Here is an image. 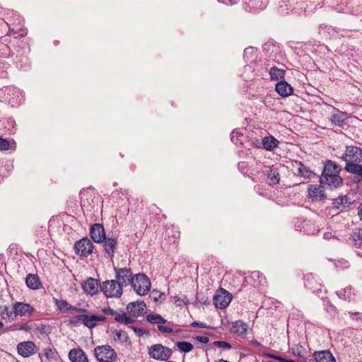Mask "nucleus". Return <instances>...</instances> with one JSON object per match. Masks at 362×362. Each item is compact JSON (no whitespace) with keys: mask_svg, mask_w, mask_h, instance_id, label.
Wrapping results in <instances>:
<instances>
[{"mask_svg":"<svg viewBox=\"0 0 362 362\" xmlns=\"http://www.w3.org/2000/svg\"><path fill=\"white\" fill-rule=\"evenodd\" d=\"M340 167L332 160H327L325 163L320 179V183L327 185L330 189H336L341 186L342 178L339 175Z\"/></svg>","mask_w":362,"mask_h":362,"instance_id":"1","label":"nucleus"},{"mask_svg":"<svg viewBox=\"0 0 362 362\" xmlns=\"http://www.w3.org/2000/svg\"><path fill=\"white\" fill-rule=\"evenodd\" d=\"M35 311V308L28 303L16 301L13 303L11 310L5 305L1 308V316L4 319L13 321L16 317H30Z\"/></svg>","mask_w":362,"mask_h":362,"instance_id":"2","label":"nucleus"},{"mask_svg":"<svg viewBox=\"0 0 362 362\" xmlns=\"http://www.w3.org/2000/svg\"><path fill=\"white\" fill-rule=\"evenodd\" d=\"M148 354L153 359L166 361L171 357L173 351L161 344H156L148 347Z\"/></svg>","mask_w":362,"mask_h":362,"instance_id":"3","label":"nucleus"},{"mask_svg":"<svg viewBox=\"0 0 362 362\" xmlns=\"http://www.w3.org/2000/svg\"><path fill=\"white\" fill-rule=\"evenodd\" d=\"M94 351L95 356L100 362H114L117 359L115 351L109 345L98 346Z\"/></svg>","mask_w":362,"mask_h":362,"instance_id":"4","label":"nucleus"},{"mask_svg":"<svg viewBox=\"0 0 362 362\" xmlns=\"http://www.w3.org/2000/svg\"><path fill=\"white\" fill-rule=\"evenodd\" d=\"M132 286L134 290L140 296L148 293L151 288V281L144 274H138L134 276Z\"/></svg>","mask_w":362,"mask_h":362,"instance_id":"5","label":"nucleus"},{"mask_svg":"<svg viewBox=\"0 0 362 362\" xmlns=\"http://www.w3.org/2000/svg\"><path fill=\"white\" fill-rule=\"evenodd\" d=\"M101 291L107 298H119L122 294V286L117 280H107L103 282Z\"/></svg>","mask_w":362,"mask_h":362,"instance_id":"6","label":"nucleus"},{"mask_svg":"<svg viewBox=\"0 0 362 362\" xmlns=\"http://www.w3.org/2000/svg\"><path fill=\"white\" fill-rule=\"evenodd\" d=\"M94 245L88 238H83L74 244V250L76 255L81 257H88L93 252Z\"/></svg>","mask_w":362,"mask_h":362,"instance_id":"7","label":"nucleus"},{"mask_svg":"<svg viewBox=\"0 0 362 362\" xmlns=\"http://www.w3.org/2000/svg\"><path fill=\"white\" fill-rule=\"evenodd\" d=\"M323 184L309 185L308 187V197L313 202H320L327 198Z\"/></svg>","mask_w":362,"mask_h":362,"instance_id":"8","label":"nucleus"},{"mask_svg":"<svg viewBox=\"0 0 362 362\" xmlns=\"http://www.w3.org/2000/svg\"><path fill=\"white\" fill-rule=\"evenodd\" d=\"M232 300L230 293L225 289H220L214 296V305L220 309L226 308Z\"/></svg>","mask_w":362,"mask_h":362,"instance_id":"9","label":"nucleus"},{"mask_svg":"<svg viewBox=\"0 0 362 362\" xmlns=\"http://www.w3.org/2000/svg\"><path fill=\"white\" fill-rule=\"evenodd\" d=\"M115 270V277L117 281L121 286H127L129 284L132 285V281L134 280V276L132 275V270L127 268H119Z\"/></svg>","mask_w":362,"mask_h":362,"instance_id":"10","label":"nucleus"},{"mask_svg":"<svg viewBox=\"0 0 362 362\" xmlns=\"http://www.w3.org/2000/svg\"><path fill=\"white\" fill-rule=\"evenodd\" d=\"M304 284L306 288L319 294L321 292L322 284L320 279L315 274L309 273L304 276Z\"/></svg>","mask_w":362,"mask_h":362,"instance_id":"11","label":"nucleus"},{"mask_svg":"<svg viewBox=\"0 0 362 362\" xmlns=\"http://www.w3.org/2000/svg\"><path fill=\"white\" fill-rule=\"evenodd\" d=\"M126 309L129 315L136 317L146 313V305L144 301L131 302Z\"/></svg>","mask_w":362,"mask_h":362,"instance_id":"12","label":"nucleus"},{"mask_svg":"<svg viewBox=\"0 0 362 362\" xmlns=\"http://www.w3.org/2000/svg\"><path fill=\"white\" fill-rule=\"evenodd\" d=\"M93 188L83 189L80 192L81 205L83 210L91 211L93 206H92L93 200Z\"/></svg>","mask_w":362,"mask_h":362,"instance_id":"13","label":"nucleus"},{"mask_svg":"<svg viewBox=\"0 0 362 362\" xmlns=\"http://www.w3.org/2000/svg\"><path fill=\"white\" fill-rule=\"evenodd\" d=\"M90 235L92 240L96 243H103L106 237L104 227L100 223H94L90 227Z\"/></svg>","mask_w":362,"mask_h":362,"instance_id":"14","label":"nucleus"},{"mask_svg":"<svg viewBox=\"0 0 362 362\" xmlns=\"http://www.w3.org/2000/svg\"><path fill=\"white\" fill-rule=\"evenodd\" d=\"M82 288L86 293L93 296L101 291L102 286L97 279L90 277L82 284Z\"/></svg>","mask_w":362,"mask_h":362,"instance_id":"15","label":"nucleus"},{"mask_svg":"<svg viewBox=\"0 0 362 362\" xmlns=\"http://www.w3.org/2000/svg\"><path fill=\"white\" fill-rule=\"evenodd\" d=\"M18 352L23 357H28L36 351V346L33 341H24L17 346Z\"/></svg>","mask_w":362,"mask_h":362,"instance_id":"16","label":"nucleus"},{"mask_svg":"<svg viewBox=\"0 0 362 362\" xmlns=\"http://www.w3.org/2000/svg\"><path fill=\"white\" fill-rule=\"evenodd\" d=\"M347 118L346 112L340 111L334 107L333 108V112L330 118V121L332 124L338 127H343L346 124Z\"/></svg>","mask_w":362,"mask_h":362,"instance_id":"17","label":"nucleus"},{"mask_svg":"<svg viewBox=\"0 0 362 362\" xmlns=\"http://www.w3.org/2000/svg\"><path fill=\"white\" fill-rule=\"evenodd\" d=\"M276 91L282 97H288L293 93V87L286 81H281L276 84Z\"/></svg>","mask_w":362,"mask_h":362,"instance_id":"18","label":"nucleus"},{"mask_svg":"<svg viewBox=\"0 0 362 362\" xmlns=\"http://www.w3.org/2000/svg\"><path fill=\"white\" fill-rule=\"evenodd\" d=\"M313 357L316 362H336L334 356L329 350L315 351Z\"/></svg>","mask_w":362,"mask_h":362,"instance_id":"19","label":"nucleus"},{"mask_svg":"<svg viewBox=\"0 0 362 362\" xmlns=\"http://www.w3.org/2000/svg\"><path fill=\"white\" fill-rule=\"evenodd\" d=\"M248 326L241 320L235 321L233 323L230 332L237 336L243 337L245 336Z\"/></svg>","mask_w":362,"mask_h":362,"instance_id":"20","label":"nucleus"},{"mask_svg":"<svg viewBox=\"0 0 362 362\" xmlns=\"http://www.w3.org/2000/svg\"><path fill=\"white\" fill-rule=\"evenodd\" d=\"M69 357L72 362H88L86 354L81 349H71Z\"/></svg>","mask_w":362,"mask_h":362,"instance_id":"21","label":"nucleus"},{"mask_svg":"<svg viewBox=\"0 0 362 362\" xmlns=\"http://www.w3.org/2000/svg\"><path fill=\"white\" fill-rule=\"evenodd\" d=\"M105 320V317L102 315H84L83 325L88 328H93L98 325V322H103Z\"/></svg>","mask_w":362,"mask_h":362,"instance_id":"22","label":"nucleus"},{"mask_svg":"<svg viewBox=\"0 0 362 362\" xmlns=\"http://www.w3.org/2000/svg\"><path fill=\"white\" fill-rule=\"evenodd\" d=\"M341 158H362V150L357 146H347L345 153Z\"/></svg>","mask_w":362,"mask_h":362,"instance_id":"23","label":"nucleus"},{"mask_svg":"<svg viewBox=\"0 0 362 362\" xmlns=\"http://www.w3.org/2000/svg\"><path fill=\"white\" fill-rule=\"evenodd\" d=\"M103 242L105 243L104 247L105 253L109 257H112L114 256L117 245V240L115 238H105V240H103Z\"/></svg>","mask_w":362,"mask_h":362,"instance_id":"24","label":"nucleus"},{"mask_svg":"<svg viewBox=\"0 0 362 362\" xmlns=\"http://www.w3.org/2000/svg\"><path fill=\"white\" fill-rule=\"evenodd\" d=\"M337 294L339 298L349 302L354 300L356 296L354 289L351 286H347L344 289L337 291Z\"/></svg>","mask_w":362,"mask_h":362,"instance_id":"25","label":"nucleus"},{"mask_svg":"<svg viewBox=\"0 0 362 362\" xmlns=\"http://www.w3.org/2000/svg\"><path fill=\"white\" fill-rule=\"evenodd\" d=\"M262 146L267 151H272L278 146L279 141L273 136H266L262 139Z\"/></svg>","mask_w":362,"mask_h":362,"instance_id":"26","label":"nucleus"},{"mask_svg":"<svg viewBox=\"0 0 362 362\" xmlns=\"http://www.w3.org/2000/svg\"><path fill=\"white\" fill-rule=\"evenodd\" d=\"M25 283L29 288L33 290L38 289L41 286L40 279L36 274H29L27 275L25 278Z\"/></svg>","mask_w":362,"mask_h":362,"instance_id":"27","label":"nucleus"},{"mask_svg":"<svg viewBox=\"0 0 362 362\" xmlns=\"http://www.w3.org/2000/svg\"><path fill=\"white\" fill-rule=\"evenodd\" d=\"M279 182V173L278 169L272 166L267 172V182L269 185H274Z\"/></svg>","mask_w":362,"mask_h":362,"instance_id":"28","label":"nucleus"},{"mask_svg":"<svg viewBox=\"0 0 362 362\" xmlns=\"http://www.w3.org/2000/svg\"><path fill=\"white\" fill-rule=\"evenodd\" d=\"M345 170L351 174L356 175L362 179V165L354 163H348Z\"/></svg>","mask_w":362,"mask_h":362,"instance_id":"29","label":"nucleus"},{"mask_svg":"<svg viewBox=\"0 0 362 362\" xmlns=\"http://www.w3.org/2000/svg\"><path fill=\"white\" fill-rule=\"evenodd\" d=\"M350 239L354 245L360 247L362 245V228L354 229Z\"/></svg>","mask_w":362,"mask_h":362,"instance_id":"30","label":"nucleus"},{"mask_svg":"<svg viewBox=\"0 0 362 362\" xmlns=\"http://www.w3.org/2000/svg\"><path fill=\"white\" fill-rule=\"evenodd\" d=\"M55 303H56L57 308L62 312H66V311H69V310H74V311L79 310L78 308L71 306V305H69L67 301H66L64 300L56 299Z\"/></svg>","mask_w":362,"mask_h":362,"instance_id":"31","label":"nucleus"},{"mask_svg":"<svg viewBox=\"0 0 362 362\" xmlns=\"http://www.w3.org/2000/svg\"><path fill=\"white\" fill-rule=\"evenodd\" d=\"M245 136L240 131L235 129L231 134V141L237 146L243 145Z\"/></svg>","mask_w":362,"mask_h":362,"instance_id":"32","label":"nucleus"},{"mask_svg":"<svg viewBox=\"0 0 362 362\" xmlns=\"http://www.w3.org/2000/svg\"><path fill=\"white\" fill-rule=\"evenodd\" d=\"M296 163L298 166V173L302 177L310 178L314 175L313 172L305 166L301 162L296 160Z\"/></svg>","mask_w":362,"mask_h":362,"instance_id":"33","label":"nucleus"},{"mask_svg":"<svg viewBox=\"0 0 362 362\" xmlns=\"http://www.w3.org/2000/svg\"><path fill=\"white\" fill-rule=\"evenodd\" d=\"M269 74L272 80H279L284 78L285 71L274 66L270 69Z\"/></svg>","mask_w":362,"mask_h":362,"instance_id":"34","label":"nucleus"},{"mask_svg":"<svg viewBox=\"0 0 362 362\" xmlns=\"http://www.w3.org/2000/svg\"><path fill=\"white\" fill-rule=\"evenodd\" d=\"M114 333V340L116 341H119L121 344L127 343L129 340V337L127 333L122 330H115Z\"/></svg>","mask_w":362,"mask_h":362,"instance_id":"35","label":"nucleus"},{"mask_svg":"<svg viewBox=\"0 0 362 362\" xmlns=\"http://www.w3.org/2000/svg\"><path fill=\"white\" fill-rule=\"evenodd\" d=\"M146 320L151 324H157L158 325L166 322V320L159 314H149L146 316Z\"/></svg>","mask_w":362,"mask_h":362,"instance_id":"36","label":"nucleus"},{"mask_svg":"<svg viewBox=\"0 0 362 362\" xmlns=\"http://www.w3.org/2000/svg\"><path fill=\"white\" fill-rule=\"evenodd\" d=\"M117 322L119 323H123L124 325L132 324L135 322L134 317L122 311L121 316L117 315Z\"/></svg>","mask_w":362,"mask_h":362,"instance_id":"37","label":"nucleus"},{"mask_svg":"<svg viewBox=\"0 0 362 362\" xmlns=\"http://www.w3.org/2000/svg\"><path fill=\"white\" fill-rule=\"evenodd\" d=\"M175 345L181 352L184 353H188L194 348L193 345L188 341H177Z\"/></svg>","mask_w":362,"mask_h":362,"instance_id":"38","label":"nucleus"},{"mask_svg":"<svg viewBox=\"0 0 362 362\" xmlns=\"http://www.w3.org/2000/svg\"><path fill=\"white\" fill-rule=\"evenodd\" d=\"M333 204L335 207L339 209L341 206L349 207L350 202H349V198L346 196H340L334 200Z\"/></svg>","mask_w":362,"mask_h":362,"instance_id":"39","label":"nucleus"},{"mask_svg":"<svg viewBox=\"0 0 362 362\" xmlns=\"http://www.w3.org/2000/svg\"><path fill=\"white\" fill-rule=\"evenodd\" d=\"M102 311L107 317H114L115 320L117 322V315L121 316V313H122L123 310H115L112 309L110 307H105L102 309Z\"/></svg>","mask_w":362,"mask_h":362,"instance_id":"40","label":"nucleus"},{"mask_svg":"<svg viewBox=\"0 0 362 362\" xmlns=\"http://www.w3.org/2000/svg\"><path fill=\"white\" fill-rule=\"evenodd\" d=\"M55 353L52 349H45L42 354H40L42 362L49 361L54 357Z\"/></svg>","mask_w":362,"mask_h":362,"instance_id":"41","label":"nucleus"},{"mask_svg":"<svg viewBox=\"0 0 362 362\" xmlns=\"http://www.w3.org/2000/svg\"><path fill=\"white\" fill-rule=\"evenodd\" d=\"M188 299L185 295L175 296L174 303L177 306L182 307L187 304Z\"/></svg>","mask_w":362,"mask_h":362,"instance_id":"42","label":"nucleus"},{"mask_svg":"<svg viewBox=\"0 0 362 362\" xmlns=\"http://www.w3.org/2000/svg\"><path fill=\"white\" fill-rule=\"evenodd\" d=\"M84 315L74 316L69 320V324L74 326H78L83 324Z\"/></svg>","mask_w":362,"mask_h":362,"instance_id":"43","label":"nucleus"},{"mask_svg":"<svg viewBox=\"0 0 362 362\" xmlns=\"http://www.w3.org/2000/svg\"><path fill=\"white\" fill-rule=\"evenodd\" d=\"M251 277L255 280H258L259 284L263 285L266 283V279L259 272H253L251 274Z\"/></svg>","mask_w":362,"mask_h":362,"instance_id":"44","label":"nucleus"},{"mask_svg":"<svg viewBox=\"0 0 362 362\" xmlns=\"http://www.w3.org/2000/svg\"><path fill=\"white\" fill-rule=\"evenodd\" d=\"M214 345L216 347L224 349H230L232 347L230 343L225 341H215L214 342Z\"/></svg>","mask_w":362,"mask_h":362,"instance_id":"45","label":"nucleus"},{"mask_svg":"<svg viewBox=\"0 0 362 362\" xmlns=\"http://www.w3.org/2000/svg\"><path fill=\"white\" fill-rule=\"evenodd\" d=\"M15 127H16L15 120L12 118H8L7 119L6 124L5 125V128H6L8 129V131L10 132V133H13V131L15 130Z\"/></svg>","mask_w":362,"mask_h":362,"instance_id":"46","label":"nucleus"},{"mask_svg":"<svg viewBox=\"0 0 362 362\" xmlns=\"http://www.w3.org/2000/svg\"><path fill=\"white\" fill-rule=\"evenodd\" d=\"M303 348L300 345H295L291 348L292 354L296 356H302Z\"/></svg>","mask_w":362,"mask_h":362,"instance_id":"47","label":"nucleus"},{"mask_svg":"<svg viewBox=\"0 0 362 362\" xmlns=\"http://www.w3.org/2000/svg\"><path fill=\"white\" fill-rule=\"evenodd\" d=\"M9 148V143L6 139L0 137V150L6 151Z\"/></svg>","mask_w":362,"mask_h":362,"instance_id":"48","label":"nucleus"},{"mask_svg":"<svg viewBox=\"0 0 362 362\" xmlns=\"http://www.w3.org/2000/svg\"><path fill=\"white\" fill-rule=\"evenodd\" d=\"M158 329L163 333H172L173 332V328L162 325H158Z\"/></svg>","mask_w":362,"mask_h":362,"instance_id":"49","label":"nucleus"},{"mask_svg":"<svg viewBox=\"0 0 362 362\" xmlns=\"http://www.w3.org/2000/svg\"><path fill=\"white\" fill-rule=\"evenodd\" d=\"M129 328L132 329L139 337L142 336L144 334V329L140 327H137L135 326H130Z\"/></svg>","mask_w":362,"mask_h":362,"instance_id":"50","label":"nucleus"},{"mask_svg":"<svg viewBox=\"0 0 362 362\" xmlns=\"http://www.w3.org/2000/svg\"><path fill=\"white\" fill-rule=\"evenodd\" d=\"M269 356L275 358L276 360H278L279 361H281V362H296L291 359H285L284 358H283L281 356H274V355H269Z\"/></svg>","mask_w":362,"mask_h":362,"instance_id":"51","label":"nucleus"},{"mask_svg":"<svg viewBox=\"0 0 362 362\" xmlns=\"http://www.w3.org/2000/svg\"><path fill=\"white\" fill-rule=\"evenodd\" d=\"M195 339H196L198 341H199V342H201V343H203V344H206V343H208V342H209V337H206V336H197V337H195Z\"/></svg>","mask_w":362,"mask_h":362,"instance_id":"52","label":"nucleus"},{"mask_svg":"<svg viewBox=\"0 0 362 362\" xmlns=\"http://www.w3.org/2000/svg\"><path fill=\"white\" fill-rule=\"evenodd\" d=\"M192 327H198L201 328H205L206 327V325L201 322L194 321L192 323Z\"/></svg>","mask_w":362,"mask_h":362,"instance_id":"53","label":"nucleus"},{"mask_svg":"<svg viewBox=\"0 0 362 362\" xmlns=\"http://www.w3.org/2000/svg\"><path fill=\"white\" fill-rule=\"evenodd\" d=\"M252 145L254 147L260 148L261 145H262V141H259L257 139H255V140L252 141Z\"/></svg>","mask_w":362,"mask_h":362,"instance_id":"54","label":"nucleus"},{"mask_svg":"<svg viewBox=\"0 0 362 362\" xmlns=\"http://www.w3.org/2000/svg\"><path fill=\"white\" fill-rule=\"evenodd\" d=\"M30 329H31L30 325H29L28 324L22 325L20 327L21 330H25V331L30 330Z\"/></svg>","mask_w":362,"mask_h":362,"instance_id":"55","label":"nucleus"},{"mask_svg":"<svg viewBox=\"0 0 362 362\" xmlns=\"http://www.w3.org/2000/svg\"><path fill=\"white\" fill-rule=\"evenodd\" d=\"M358 215L360 220L362 221V203L358 207Z\"/></svg>","mask_w":362,"mask_h":362,"instance_id":"56","label":"nucleus"},{"mask_svg":"<svg viewBox=\"0 0 362 362\" xmlns=\"http://www.w3.org/2000/svg\"><path fill=\"white\" fill-rule=\"evenodd\" d=\"M254 52V50H253V48H252V47H250V48H247V49H245V52H244V57H247V55L248 54H251V53H252V52Z\"/></svg>","mask_w":362,"mask_h":362,"instance_id":"57","label":"nucleus"},{"mask_svg":"<svg viewBox=\"0 0 362 362\" xmlns=\"http://www.w3.org/2000/svg\"><path fill=\"white\" fill-rule=\"evenodd\" d=\"M264 355H265V356H269V354H264ZM270 358H271V356H270ZM272 359H270V360H265V359H263V360L262 361V362H276V361H277V360H276L275 358H272Z\"/></svg>","mask_w":362,"mask_h":362,"instance_id":"58","label":"nucleus"},{"mask_svg":"<svg viewBox=\"0 0 362 362\" xmlns=\"http://www.w3.org/2000/svg\"><path fill=\"white\" fill-rule=\"evenodd\" d=\"M359 313H351L349 312L350 317L354 319V316L358 315Z\"/></svg>","mask_w":362,"mask_h":362,"instance_id":"59","label":"nucleus"},{"mask_svg":"<svg viewBox=\"0 0 362 362\" xmlns=\"http://www.w3.org/2000/svg\"><path fill=\"white\" fill-rule=\"evenodd\" d=\"M245 165V162H240L238 163V167L240 168V167H243Z\"/></svg>","mask_w":362,"mask_h":362,"instance_id":"60","label":"nucleus"},{"mask_svg":"<svg viewBox=\"0 0 362 362\" xmlns=\"http://www.w3.org/2000/svg\"><path fill=\"white\" fill-rule=\"evenodd\" d=\"M218 362H228V361L226 360L220 359Z\"/></svg>","mask_w":362,"mask_h":362,"instance_id":"61","label":"nucleus"},{"mask_svg":"<svg viewBox=\"0 0 362 362\" xmlns=\"http://www.w3.org/2000/svg\"><path fill=\"white\" fill-rule=\"evenodd\" d=\"M4 326V324L2 322H0V329H1Z\"/></svg>","mask_w":362,"mask_h":362,"instance_id":"62","label":"nucleus"},{"mask_svg":"<svg viewBox=\"0 0 362 362\" xmlns=\"http://www.w3.org/2000/svg\"><path fill=\"white\" fill-rule=\"evenodd\" d=\"M219 2H221L223 4H227V2H226L225 1L223 0H218Z\"/></svg>","mask_w":362,"mask_h":362,"instance_id":"63","label":"nucleus"},{"mask_svg":"<svg viewBox=\"0 0 362 362\" xmlns=\"http://www.w3.org/2000/svg\"><path fill=\"white\" fill-rule=\"evenodd\" d=\"M324 236H325V238H328V234L325 233Z\"/></svg>","mask_w":362,"mask_h":362,"instance_id":"64","label":"nucleus"}]
</instances>
